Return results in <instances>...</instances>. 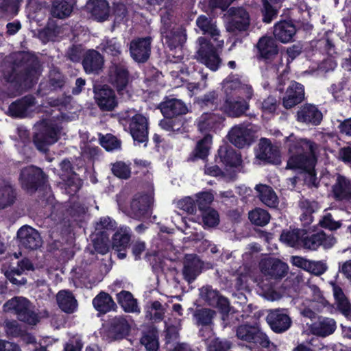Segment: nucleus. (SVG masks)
<instances>
[{"label":"nucleus","mask_w":351,"mask_h":351,"mask_svg":"<svg viewBox=\"0 0 351 351\" xmlns=\"http://www.w3.org/2000/svg\"><path fill=\"white\" fill-rule=\"evenodd\" d=\"M236 335L238 339L252 343L254 346L264 348L269 347L268 337L257 326L241 324L237 328Z\"/></svg>","instance_id":"6"},{"label":"nucleus","mask_w":351,"mask_h":351,"mask_svg":"<svg viewBox=\"0 0 351 351\" xmlns=\"http://www.w3.org/2000/svg\"><path fill=\"white\" fill-rule=\"evenodd\" d=\"M230 19L226 25L228 32L233 34H242L247 32L250 25V17L247 10L242 8H231L230 9Z\"/></svg>","instance_id":"7"},{"label":"nucleus","mask_w":351,"mask_h":351,"mask_svg":"<svg viewBox=\"0 0 351 351\" xmlns=\"http://www.w3.org/2000/svg\"><path fill=\"white\" fill-rule=\"evenodd\" d=\"M16 199V191L11 183L5 179H0V209L12 206Z\"/></svg>","instance_id":"40"},{"label":"nucleus","mask_w":351,"mask_h":351,"mask_svg":"<svg viewBox=\"0 0 351 351\" xmlns=\"http://www.w3.org/2000/svg\"><path fill=\"white\" fill-rule=\"evenodd\" d=\"M185 121L182 116L163 119L160 120L159 125L160 128L168 132H182Z\"/></svg>","instance_id":"51"},{"label":"nucleus","mask_w":351,"mask_h":351,"mask_svg":"<svg viewBox=\"0 0 351 351\" xmlns=\"http://www.w3.org/2000/svg\"><path fill=\"white\" fill-rule=\"evenodd\" d=\"M228 136L230 142L238 148L249 146L254 141L253 130L244 124L232 128Z\"/></svg>","instance_id":"19"},{"label":"nucleus","mask_w":351,"mask_h":351,"mask_svg":"<svg viewBox=\"0 0 351 351\" xmlns=\"http://www.w3.org/2000/svg\"><path fill=\"white\" fill-rule=\"evenodd\" d=\"M169 23H164V26L161 29V35L165 40V45L170 50L178 47H182L186 40V30L181 27H173L170 29Z\"/></svg>","instance_id":"21"},{"label":"nucleus","mask_w":351,"mask_h":351,"mask_svg":"<svg viewBox=\"0 0 351 351\" xmlns=\"http://www.w3.org/2000/svg\"><path fill=\"white\" fill-rule=\"evenodd\" d=\"M311 289L313 291L312 302L315 303L314 308L318 312L326 309L327 312L332 313L335 311V308L325 298L321 289L316 285H313Z\"/></svg>","instance_id":"47"},{"label":"nucleus","mask_w":351,"mask_h":351,"mask_svg":"<svg viewBox=\"0 0 351 351\" xmlns=\"http://www.w3.org/2000/svg\"><path fill=\"white\" fill-rule=\"evenodd\" d=\"M152 198L147 194L135 196L130 204V208L134 217L141 220L149 218L152 213Z\"/></svg>","instance_id":"29"},{"label":"nucleus","mask_w":351,"mask_h":351,"mask_svg":"<svg viewBox=\"0 0 351 351\" xmlns=\"http://www.w3.org/2000/svg\"><path fill=\"white\" fill-rule=\"evenodd\" d=\"M57 302L59 308L66 313H73L77 307V302L70 291H60L57 294Z\"/></svg>","instance_id":"43"},{"label":"nucleus","mask_w":351,"mask_h":351,"mask_svg":"<svg viewBox=\"0 0 351 351\" xmlns=\"http://www.w3.org/2000/svg\"><path fill=\"white\" fill-rule=\"evenodd\" d=\"M196 25L202 30L204 35L207 34L214 37L219 34V32L217 29L216 25L213 23L212 19L205 15L202 14L197 17Z\"/></svg>","instance_id":"52"},{"label":"nucleus","mask_w":351,"mask_h":351,"mask_svg":"<svg viewBox=\"0 0 351 351\" xmlns=\"http://www.w3.org/2000/svg\"><path fill=\"white\" fill-rule=\"evenodd\" d=\"M204 263L197 255L186 254L182 269L183 278L188 282H193L202 273Z\"/></svg>","instance_id":"30"},{"label":"nucleus","mask_w":351,"mask_h":351,"mask_svg":"<svg viewBox=\"0 0 351 351\" xmlns=\"http://www.w3.org/2000/svg\"><path fill=\"white\" fill-rule=\"evenodd\" d=\"M204 227L213 228L219 223V215L214 208L200 212Z\"/></svg>","instance_id":"58"},{"label":"nucleus","mask_w":351,"mask_h":351,"mask_svg":"<svg viewBox=\"0 0 351 351\" xmlns=\"http://www.w3.org/2000/svg\"><path fill=\"white\" fill-rule=\"evenodd\" d=\"M130 326L122 317H115L108 324L105 334L110 340L123 339L129 335Z\"/></svg>","instance_id":"27"},{"label":"nucleus","mask_w":351,"mask_h":351,"mask_svg":"<svg viewBox=\"0 0 351 351\" xmlns=\"http://www.w3.org/2000/svg\"><path fill=\"white\" fill-rule=\"evenodd\" d=\"M88 8L92 17L98 22L106 21L110 16V6L106 0H90Z\"/></svg>","instance_id":"39"},{"label":"nucleus","mask_w":351,"mask_h":351,"mask_svg":"<svg viewBox=\"0 0 351 351\" xmlns=\"http://www.w3.org/2000/svg\"><path fill=\"white\" fill-rule=\"evenodd\" d=\"M241 86L239 80H232L230 76L223 81V89L225 95L221 110L230 117H239L249 108L247 101L239 96Z\"/></svg>","instance_id":"2"},{"label":"nucleus","mask_w":351,"mask_h":351,"mask_svg":"<svg viewBox=\"0 0 351 351\" xmlns=\"http://www.w3.org/2000/svg\"><path fill=\"white\" fill-rule=\"evenodd\" d=\"M324 234L320 233L313 234L311 236H304L302 238V243L304 248L309 250H316L320 246L324 240Z\"/></svg>","instance_id":"59"},{"label":"nucleus","mask_w":351,"mask_h":351,"mask_svg":"<svg viewBox=\"0 0 351 351\" xmlns=\"http://www.w3.org/2000/svg\"><path fill=\"white\" fill-rule=\"evenodd\" d=\"M61 128L51 121L41 122L38 132L33 136V143L40 152H47L48 147L56 143L60 138Z\"/></svg>","instance_id":"4"},{"label":"nucleus","mask_w":351,"mask_h":351,"mask_svg":"<svg viewBox=\"0 0 351 351\" xmlns=\"http://www.w3.org/2000/svg\"><path fill=\"white\" fill-rule=\"evenodd\" d=\"M316 162V156L289 154L286 169L297 171L299 173L312 171L315 167Z\"/></svg>","instance_id":"26"},{"label":"nucleus","mask_w":351,"mask_h":351,"mask_svg":"<svg viewBox=\"0 0 351 351\" xmlns=\"http://www.w3.org/2000/svg\"><path fill=\"white\" fill-rule=\"evenodd\" d=\"M198 40L201 45L198 50L200 62L211 71H216L221 63V59L217 53L216 48L204 37H199Z\"/></svg>","instance_id":"8"},{"label":"nucleus","mask_w":351,"mask_h":351,"mask_svg":"<svg viewBox=\"0 0 351 351\" xmlns=\"http://www.w3.org/2000/svg\"><path fill=\"white\" fill-rule=\"evenodd\" d=\"M248 218L253 225L263 227L269 223L271 215L269 212L265 209L255 208L249 212Z\"/></svg>","instance_id":"49"},{"label":"nucleus","mask_w":351,"mask_h":351,"mask_svg":"<svg viewBox=\"0 0 351 351\" xmlns=\"http://www.w3.org/2000/svg\"><path fill=\"white\" fill-rule=\"evenodd\" d=\"M256 59L265 64H271L278 56V47L276 40L270 36H262L256 45Z\"/></svg>","instance_id":"12"},{"label":"nucleus","mask_w":351,"mask_h":351,"mask_svg":"<svg viewBox=\"0 0 351 351\" xmlns=\"http://www.w3.org/2000/svg\"><path fill=\"white\" fill-rule=\"evenodd\" d=\"M306 234V232L304 230H284L280 234V239L288 245L295 247L299 243L300 241H302L303 235H305Z\"/></svg>","instance_id":"50"},{"label":"nucleus","mask_w":351,"mask_h":351,"mask_svg":"<svg viewBox=\"0 0 351 351\" xmlns=\"http://www.w3.org/2000/svg\"><path fill=\"white\" fill-rule=\"evenodd\" d=\"M130 73L128 68L121 63H113L108 71L109 82L123 95L129 82Z\"/></svg>","instance_id":"14"},{"label":"nucleus","mask_w":351,"mask_h":351,"mask_svg":"<svg viewBox=\"0 0 351 351\" xmlns=\"http://www.w3.org/2000/svg\"><path fill=\"white\" fill-rule=\"evenodd\" d=\"M132 230L129 227H120L112 237V248L117 252V257L123 259L130 245Z\"/></svg>","instance_id":"20"},{"label":"nucleus","mask_w":351,"mask_h":351,"mask_svg":"<svg viewBox=\"0 0 351 351\" xmlns=\"http://www.w3.org/2000/svg\"><path fill=\"white\" fill-rule=\"evenodd\" d=\"M215 311L208 308H197L193 313L195 324L202 327L210 328L213 325Z\"/></svg>","instance_id":"46"},{"label":"nucleus","mask_w":351,"mask_h":351,"mask_svg":"<svg viewBox=\"0 0 351 351\" xmlns=\"http://www.w3.org/2000/svg\"><path fill=\"white\" fill-rule=\"evenodd\" d=\"M259 151L256 157L261 161L270 164H279L280 154L277 147L274 146L271 141L262 138L259 143Z\"/></svg>","instance_id":"33"},{"label":"nucleus","mask_w":351,"mask_h":351,"mask_svg":"<svg viewBox=\"0 0 351 351\" xmlns=\"http://www.w3.org/2000/svg\"><path fill=\"white\" fill-rule=\"evenodd\" d=\"M295 34L296 27L291 21L281 20L274 26V40L282 43L293 41Z\"/></svg>","instance_id":"34"},{"label":"nucleus","mask_w":351,"mask_h":351,"mask_svg":"<svg viewBox=\"0 0 351 351\" xmlns=\"http://www.w3.org/2000/svg\"><path fill=\"white\" fill-rule=\"evenodd\" d=\"M263 1V8L261 10L263 21L265 23H271L277 16L278 10L271 5L268 0Z\"/></svg>","instance_id":"62"},{"label":"nucleus","mask_w":351,"mask_h":351,"mask_svg":"<svg viewBox=\"0 0 351 351\" xmlns=\"http://www.w3.org/2000/svg\"><path fill=\"white\" fill-rule=\"evenodd\" d=\"M76 4L75 0H54L51 8V14L59 19L69 17Z\"/></svg>","instance_id":"38"},{"label":"nucleus","mask_w":351,"mask_h":351,"mask_svg":"<svg viewBox=\"0 0 351 351\" xmlns=\"http://www.w3.org/2000/svg\"><path fill=\"white\" fill-rule=\"evenodd\" d=\"M285 143L289 154L315 156L317 144L311 140L299 138L291 134L285 138Z\"/></svg>","instance_id":"11"},{"label":"nucleus","mask_w":351,"mask_h":351,"mask_svg":"<svg viewBox=\"0 0 351 351\" xmlns=\"http://www.w3.org/2000/svg\"><path fill=\"white\" fill-rule=\"evenodd\" d=\"M60 27L54 22H49L47 25L39 32L40 36L49 41L58 36Z\"/></svg>","instance_id":"63"},{"label":"nucleus","mask_w":351,"mask_h":351,"mask_svg":"<svg viewBox=\"0 0 351 351\" xmlns=\"http://www.w3.org/2000/svg\"><path fill=\"white\" fill-rule=\"evenodd\" d=\"M332 191L337 201L351 200V180L345 176L339 175Z\"/></svg>","instance_id":"37"},{"label":"nucleus","mask_w":351,"mask_h":351,"mask_svg":"<svg viewBox=\"0 0 351 351\" xmlns=\"http://www.w3.org/2000/svg\"><path fill=\"white\" fill-rule=\"evenodd\" d=\"M152 38H136L130 43V53L132 58L138 63H144L151 55Z\"/></svg>","instance_id":"16"},{"label":"nucleus","mask_w":351,"mask_h":351,"mask_svg":"<svg viewBox=\"0 0 351 351\" xmlns=\"http://www.w3.org/2000/svg\"><path fill=\"white\" fill-rule=\"evenodd\" d=\"M214 199L213 195L208 191L199 193L196 196L195 203L200 212L211 208L210 204Z\"/></svg>","instance_id":"60"},{"label":"nucleus","mask_w":351,"mask_h":351,"mask_svg":"<svg viewBox=\"0 0 351 351\" xmlns=\"http://www.w3.org/2000/svg\"><path fill=\"white\" fill-rule=\"evenodd\" d=\"M99 143L108 152L120 150L122 144L121 141L112 134L101 135Z\"/></svg>","instance_id":"56"},{"label":"nucleus","mask_w":351,"mask_h":351,"mask_svg":"<svg viewBox=\"0 0 351 351\" xmlns=\"http://www.w3.org/2000/svg\"><path fill=\"white\" fill-rule=\"evenodd\" d=\"M255 189L258 198L264 204L270 208H275L278 206V198L271 186L259 184L256 186Z\"/></svg>","instance_id":"45"},{"label":"nucleus","mask_w":351,"mask_h":351,"mask_svg":"<svg viewBox=\"0 0 351 351\" xmlns=\"http://www.w3.org/2000/svg\"><path fill=\"white\" fill-rule=\"evenodd\" d=\"M131 162L127 164L124 161H117L111 164L112 173L121 180H128L131 177Z\"/></svg>","instance_id":"54"},{"label":"nucleus","mask_w":351,"mask_h":351,"mask_svg":"<svg viewBox=\"0 0 351 351\" xmlns=\"http://www.w3.org/2000/svg\"><path fill=\"white\" fill-rule=\"evenodd\" d=\"M35 104L36 99L33 95H25L9 105L8 114L13 118H25L29 114V109Z\"/></svg>","instance_id":"31"},{"label":"nucleus","mask_w":351,"mask_h":351,"mask_svg":"<svg viewBox=\"0 0 351 351\" xmlns=\"http://www.w3.org/2000/svg\"><path fill=\"white\" fill-rule=\"evenodd\" d=\"M117 223L110 217H102L95 225V232H104L105 234H110L116 229Z\"/></svg>","instance_id":"57"},{"label":"nucleus","mask_w":351,"mask_h":351,"mask_svg":"<svg viewBox=\"0 0 351 351\" xmlns=\"http://www.w3.org/2000/svg\"><path fill=\"white\" fill-rule=\"evenodd\" d=\"M20 5L16 0H4L0 3V15L1 17L14 18L19 12Z\"/></svg>","instance_id":"53"},{"label":"nucleus","mask_w":351,"mask_h":351,"mask_svg":"<svg viewBox=\"0 0 351 351\" xmlns=\"http://www.w3.org/2000/svg\"><path fill=\"white\" fill-rule=\"evenodd\" d=\"M305 99L304 86L292 81L286 89L282 99V105L285 109H291L300 104Z\"/></svg>","instance_id":"22"},{"label":"nucleus","mask_w":351,"mask_h":351,"mask_svg":"<svg viewBox=\"0 0 351 351\" xmlns=\"http://www.w3.org/2000/svg\"><path fill=\"white\" fill-rule=\"evenodd\" d=\"M212 138L211 134H206L202 138L199 140L195 148L189 154L188 161L207 160L211 147Z\"/></svg>","instance_id":"36"},{"label":"nucleus","mask_w":351,"mask_h":351,"mask_svg":"<svg viewBox=\"0 0 351 351\" xmlns=\"http://www.w3.org/2000/svg\"><path fill=\"white\" fill-rule=\"evenodd\" d=\"M118 304L126 313H134L138 311L137 300L134 298L131 292L122 290L117 294Z\"/></svg>","instance_id":"48"},{"label":"nucleus","mask_w":351,"mask_h":351,"mask_svg":"<svg viewBox=\"0 0 351 351\" xmlns=\"http://www.w3.org/2000/svg\"><path fill=\"white\" fill-rule=\"evenodd\" d=\"M4 306L14 311L21 322L29 325H36L39 322L38 314L31 309V302L25 298L14 297L7 301Z\"/></svg>","instance_id":"5"},{"label":"nucleus","mask_w":351,"mask_h":351,"mask_svg":"<svg viewBox=\"0 0 351 351\" xmlns=\"http://www.w3.org/2000/svg\"><path fill=\"white\" fill-rule=\"evenodd\" d=\"M128 129L134 142L138 144L148 141V123L146 117L141 114H135L128 122Z\"/></svg>","instance_id":"18"},{"label":"nucleus","mask_w":351,"mask_h":351,"mask_svg":"<svg viewBox=\"0 0 351 351\" xmlns=\"http://www.w3.org/2000/svg\"><path fill=\"white\" fill-rule=\"evenodd\" d=\"M261 272L271 279L278 280L284 278L288 273V265L276 258H267L261 261Z\"/></svg>","instance_id":"15"},{"label":"nucleus","mask_w":351,"mask_h":351,"mask_svg":"<svg viewBox=\"0 0 351 351\" xmlns=\"http://www.w3.org/2000/svg\"><path fill=\"white\" fill-rule=\"evenodd\" d=\"M82 64L86 74L98 75L104 67V58L98 51L88 49L83 54Z\"/></svg>","instance_id":"25"},{"label":"nucleus","mask_w":351,"mask_h":351,"mask_svg":"<svg viewBox=\"0 0 351 351\" xmlns=\"http://www.w3.org/2000/svg\"><path fill=\"white\" fill-rule=\"evenodd\" d=\"M215 160L217 163H221L226 167H237L242 162L241 154L229 145L219 147Z\"/></svg>","instance_id":"28"},{"label":"nucleus","mask_w":351,"mask_h":351,"mask_svg":"<svg viewBox=\"0 0 351 351\" xmlns=\"http://www.w3.org/2000/svg\"><path fill=\"white\" fill-rule=\"evenodd\" d=\"M223 97L221 93L217 90L210 91L198 99V103L202 108H208L215 110H222Z\"/></svg>","instance_id":"44"},{"label":"nucleus","mask_w":351,"mask_h":351,"mask_svg":"<svg viewBox=\"0 0 351 351\" xmlns=\"http://www.w3.org/2000/svg\"><path fill=\"white\" fill-rule=\"evenodd\" d=\"M164 119L182 116L189 112L186 104L181 99L165 97L158 106Z\"/></svg>","instance_id":"24"},{"label":"nucleus","mask_w":351,"mask_h":351,"mask_svg":"<svg viewBox=\"0 0 351 351\" xmlns=\"http://www.w3.org/2000/svg\"><path fill=\"white\" fill-rule=\"evenodd\" d=\"M333 295L335 303L337 306V310L339 311L346 317L351 318V304L345 295L343 289L338 285H334Z\"/></svg>","instance_id":"42"},{"label":"nucleus","mask_w":351,"mask_h":351,"mask_svg":"<svg viewBox=\"0 0 351 351\" xmlns=\"http://www.w3.org/2000/svg\"><path fill=\"white\" fill-rule=\"evenodd\" d=\"M199 295L208 305L218 308L223 315L230 312V306L228 298L221 295L217 289H213L212 286L202 287L199 289Z\"/></svg>","instance_id":"9"},{"label":"nucleus","mask_w":351,"mask_h":351,"mask_svg":"<svg viewBox=\"0 0 351 351\" xmlns=\"http://www.w3.org/2000/svg\"><path fill=\"white\" fill-rule=\"evenodd\" d=\"M266 321L271 329L276 333H282L291 326V319L284 308L271 309L268 311Z\"/></svg>","instance_id":"17"},{"label":"nucleus","mask_w":351,"mask_h":351,"mask_svg":"<svg viewBox=\"0 0 351 351\" xmlns=\"http://www.w3.org/2000/svg\"><path fill=\"white\" fill-rule=\"evenodd\" d=\"M93 305L95 309L103 314L115 310L117 304L112 296L104 291L99 292L93 300Z\"/></svg>","instance_id":"41"},{"label":"nucleus","mask_w":351,"mask_h":351,"mask_svg":"<svg viewBox=\"0 0 351 351\" xmlns=\"http://www.w3.org/2000/svg\"><path fill=\"white\" fill-rule=\"evenodd\" d=\"M95 251L100 254H106L109 251L110 237L104 232H95L93 239Z\"/></svg>","instance_id":"55"},{"label":"nucleus","mask_w":351,"mask_h":351,"mask_svg":"<svg viewBox=\"0 0 351 351\" xmlns=\"http://www.w3.org/2000/svg\"><path fill=\"white\" fill-rule=\"evenodd\" d=\"M322 119V112L318 107L309 103L302 105L295 114V119L298 122L314 126L319 125Z\"/></svg>","instance_id":"23"},{"label":"nucleus","mask_w":351,"mask_h":351,"mask_svg":"<svg viewBox=\"0 0 351 351\" xmlns=\"http://www.w3.org/2000/svg\"><path fill=\"white\" fill-rule=\"evenodd\" d=\"M232 347V343L227 339L215 338L207 348V351H229Z\"/></svg>","instance_id":"64"},{"label":"nucleus","mask_w":351,"mask_h":351,"mask_svg":"<svg viewBox=\"0 0 351 351\" xmlns=\"http://www.w3.org/2000/svg\"><path fill=\"white\" fill-rule=\"evenodd\" d=\"M47 180L48 176L43 170L34 165L23 167L19 178L21 188L30 193L43 189Z\"/></svg>","instance_id":"3"},{"label":"nucleus","mask_w":351,"mask_h":351,"mask_svg":"<svg viewBox=\"0 0 351 351\" xmlns=\"http://www.w3.org/2000/svg\"><path fill=\"white\" fill-rule=\"evenodd\" d=\"M41 72L38 58L31 52L23 51L18 62L3 71V78L12 87V93L20 94L38 83Z\"/></svg>","instance_id":"1"},{"label":"nucleus","mask_w":351,"mask_h":351,"mask_svg":"<svg viewBox=\"0 0 351 351\" xmlns=\"http://www.w3.org/2000/svg\"><path fill=\"white\" fill-rule=\"evenodd\" d=\"M19 246L28 250H36L41 247L43 240L38 230L29 226H23L17 231Z\"/></svg>","instance_id":"13"},{"label":"nucleus","mask_w":351,"mask_h":351,"mask_svg":"<svg viewBox=\"0 0 351 351\" xmlns=\"http://www.w3.org/2000/svg\"><path fill=\"white\" fill-rule=\"evenodd\" d=\"M141 344L144 345L148 351H157L158 349V335L154 331H149L141 339Z\"/></svg>","instance_id":"61"},{"label":"nucleus","mask_w":351,"mask_h":351,"mask_svg":"<svg viewBox=\"0 0 351 351\" xmlns=\"http://www.w3.org/2000/svg\"><path fill=\"white\" fill-rule=\"evenodd\" d=\"M225 118L222 114L213 112H204L197 119V128L202 133L216 132L223 125Z\"/></svg>","instance_id":"32"},{"label":"nucleus","mask_w":351,"mask_h":351,"mask_svg":"<svg viewBox=\"0 0 351 351\" xmlns=\"http://www.w3.org/2000/svg\"><path fill=\"white\" fill-rule=\"evenodd\" d=\"M312 334L322 337L332 335L337 328L335 319L329 317L319 316L309 327Z\"/></svg>","instance_id":"35"},{"label":"nucleus","mask_w":351,"mask_h":351,"mask_svg":"<svg viewBox=\"0 0 351 351\" xmlns=\"http://www.w3.org/2000/svg\"><path fill=\"white\" fill-rule=\"evenodd\" d=\"M95 103L101 111H112L118 105L114 90L108 85H97L93 88Z\"/></svg>","instance_id":"10"}]
</instances>
